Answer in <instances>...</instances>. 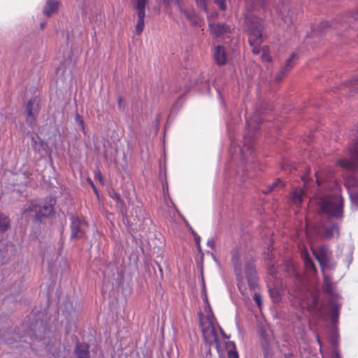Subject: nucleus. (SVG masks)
<instances>
[{
    "label": "nucleus",
    "instance_id": "f704fd0d",
    "mask_svg": "<svg viewBox=\"0 0 358 358\" xmlns=\"http://www.w3.org/2000/svg\"><path fill=\"white\" fill-rule=\"evenodd\" d=\"M255 6L264 7L266 4V0H252Z\"/></svg>",
    "mask_w": 358,
    "mask_h": 358
},
{
    "label": "nucleus",
    "instance_id": "13d9d810",
    "mask_svg": "<svg viewBox=\"0 0 358 358\" xmlns=\"http://www.w3.org/2000/svg\"><path fill=\"white\" fill-rule=\"evenodd\" d=\"M327 24V22L322 23V27H325Z\"/></svg>",
    "mask_w": 358,
    "mask_h": 358
},
{
    "label": "nucleus",
    "instance_id": "f03ea898",
    "mask_svg": "<svg viewBox=\"0 0 358 358\" xmlns=\"http://www.w3.org/2000/svg\"><path fill=\"white\" fill-rule=\"evenodd\" d=\"M343 198L338 194L328 195L320 203V210L331 217H343Z\"/></svg>",
    "mask_w": 358,
    "mask_h": 358
},
{
    "label": "nucleus",
    "instance_id": "473e14b6",
    "mask_svg": "<svg viewBox=\"0 0 358 358\" xmlns=\"http://www.w3.org/2000/svg\"><path fill=\"white\" fill-rule=\"evenodd\" d=\"M52 356L54 358H65L64 355L60 350H54L51 352Z\"/></svg>",
    "mask_w": 358,
    "mask_h": 358
},
{
    "label": "nucleus",
    "instance_id": "8fccbe9b",
    "mask_svg": "<svg viewBox=\"0 0 358 358\" xmlns=\"http://www.w3.org/2000/svg\"><path fill=\"white\" fill-rule=\"evenodd\" d=\"M32 142L34 143V148L36 149V140L35 139V138L34 136H32Z\"/></svg>",
    "mask_w": 358,
    "mask_h": 358
},
{
    "label": "nucleus",
    "instance_id": "c85d7f7f",
    "mask_svg": "<svg viewBox=\"0 0 358 358\" xmlns=\"http://www.w3.org/2000/svg\"><path fill=\"white\" fill-rule=\"evenodd\" d=\"M284 182L280 178H278L271 185H268V187H272V191H273L278 187H284Z\"/></svg>",
    "mask_w": 358,
    "mask_h": 358
},
{
    "label": "nucleus",
    "instance_id": "6e6d98bb",
    "mask_svg": "<svg viewBox=\"0 0 358 358\" xmlns=\"http://www.w3.org/2000/svg\"><path fill=\"white\" fill-rule=\"evenodd\" d=\"M45 27V22H41V24H40V27L41 29H43Z\"/></svg>",
    "mask_w": 358,
    "mask_h": 358
},
{
    "label": "nucleus",
    "instance_id": "ea45409f",
    "mask_svg": "<svg viewBox=\"0 0 358 358\" xmlns=\"http://www.w3.org/2000/svg\"><path fill=\"white\" fill-rule=\"evenodd\" d=\"M292 203L296 202V201L300 203L301 201V200H302L301 196H298L297 198H296V192H292Z\"/></svg>",
    "mask_w": 358,
    "mask_h": 358
},
{
    "label": "nucleus",
    "instance_id": "052dcab7",
    "mask_svg": "<svg viewBox=\"0 0 358 358\" xmlns=\"http://www.w3.org/2000/svg\"><path fill=\"white\" fill-rule=\"evenodd\" d=\"M292 60L294 59V55L292 53Z\"/></svg>",
    "mask_w": 358,
    "mask_h": 358
},
{
    "label": "nucleus",
    "instance_id": "9d476101",
    "mask_svg": "<svg viewBox=\"0 0 358 358\" xmlns=\"http://www.w3.org/2000/svg\"><path fill=\"white\" fill-rule=\"evenodd\" d=\"M210 34L215 38L226 35L231 32V27L223 22H210L208 24Z\"/></svg>",
    "mask_w": 358,
    "mask_h": 358
},
{
    "label": "nucleus",
    "instance_id": "a211bd4d",
    "mask_svg": "<svg viewBox=\"0 0 358 358\" xmlns=\"http://www.w3.org/2000/svg\"><path fill=\"white\" fill-rule=\"evenodd\" d=\"M324 291L331 297H338V294L334 292L331 278L327 275H324Z\"/></svg>",
    "mask_w": 358,
    "mask_h": 358
},
{
    "label": "nucleus",
    "instance_id": "6e6552de",
    "mask_svg": "<svg viewBox=\"0 0 358 358\" xmlns=\"http://www.w3.org/2000/svg\"><path fill=\"white\" fill-rule=\"evenodd\" d=\"M24 113L27 124L33 129L35 125L36 116L38 113V105L36 103L34 99H30L27 102L24 106Z\"/></svg>",
    "mask_w": 358,
    "mask_h": 358
},
{
    "label": "nucleus",
    "instance_id": "2eb2a0df",
    "mask_svg": "<svg viewBox=\"0 0 358 358\" xmlns=\"http://www.w3.org/2000/svg\"><path fill=\"white\" fill-rule=\"evenodd\" d=\"M301 257L303 258L306 271L311 274L316 273L317 268L313 259L309 257L307 250L301 252Z\"/></svg>",
    "mask_w": 358,
    "mask_h": 358
},
{
    "label": "nucleus",
    "instance_id": "a18cd8bd",
    "mask_svg": "<svg viewBox=\"0 0 358 358\" xmlns=\"http://www.w3.org/2000/svg\"><path fill=\"white\" fill-rule=\"evenodd\" d=\"M272 192V187H268V185L266 187V189L262 190V192L265 194H267Z\"/></svg>",
    "mask_w": 358,
    "mask_h": 358
},
{
    "label": "nucleus",
    "instance_id": "c03bdc74",
    "mask_svg": "<svg viewBox=\"0 0 358 358\" xmlns=\"http://www.w3.org/2000/svg\"><path fill=\"white\" fill-rule=\"evenodd\" d=\"M248 171V169H247V167H246V165H245V167L242 169V171H243V175H245V171ZM248 177H249V176H248V175H247L246 176H243V178L241 179V180H242V181H243V182H244V181L245 180V178H248Z\"/></svg>",
    "mask_w": 358,
    "mask_h": 358
},
{
    "label": "nucleus",
    "instance_id": "7c9ffc66",
    "mask_svg": "<svg viewBox=\"0 0 358 358\" xmlns=\"http://www.w3.org/2000/svg\"><path fill=\"white\" fill-rule=\"evenodd\" d=\"M322 358H341L338 352L336 350H333L329 354L322 356Z\"/></svg>",
    "mask_w": 358,
    "mask_h": 358
},
{
    "label": "nucleus",
    "instance_id": "6ab92c4d",
    "mask_svg": "<svg viewBox=\"0 0 358 358\" xmlns=\"http://www.w3.org/2000/svg\"><path fill=\"white\" fill-rule=\"evenodd\" d=\"M138 20L136 25V33L137 35H140L143 31L145 26V12H138L137 13Z\"/></svg>",
    "mask_w": 358,
    "mask_h": 358
},
{
    "label": "nucleus",
    "instance_id": "423d86ee",
    "mask_svg": "<svg viewBox=\"0 0 358 358\" xmlns=\"http://www.w3.org/2000/svg\"><path fill=\"white\" fill-rule=\"evenodd\" d=\"M248 131L252 133L257 131L260 129V124L263 122L262 117L259 112H256L252 117L246 119ZM255 141L254 134H247L244 136V148H247L250 153L254 152L252 143Z\"/></svg>",
    "mask_w": 358,
    "mask_h": 358
},
{
    "label": "nucleus",
    "instance_id": "de8ad7c7",
    "mask_svg": "<svg viewBox=\"0 0 358 358\" xmlns=\"http://www.w3.org/2000/svg\"><path fill=\"white\" fill-rule=\"evenodd\" d=\"M220 333H221V335L223 338H229V336H227L224 331L222 330V329H220Z\"/></svg>",
    "mask_w": 358,
    "mask_h": 358
},
{
    "label": "nucleus",
    "instance_id": "bf43d9fd",
    "mask_svg": "<svg viewBox=\"0 0 358 358\" xmlns=\"http://www.w3.org/2000/svg\"><path fill=\"white\" fill-rule=\"evenodd\" d=\"M268 353V350L265 349L264 350V355H265V356H266Z\"/></svg>",
    "mask_w": 358,
    "mask_h": 358
},
{
    "label": "nucleus",
    "instance_id": "4468645a",
    "mask_svg": "<svg viewBox=\"0 0 358 358\" xmlns=\"http://www.w3.org/2000/svg\"><path fill=\"white\" fill-rule=\"evenodd\" d=\"M266 261L268 274L275 280L280 278L278 271V266L275 264V262L273 260V255L268 254Z\"/></svg>",
    "mask_w": 358,
    "mask_h": 358
},
{
    "label": "nucleus",
    "instance_id": "cd10ccee",
    "mask_svg": "<svg viewBox=\"0 0 358 358\" xmlns=\"http://www.w3.org/2000/svg\"><path fill=\"white\" fill-rule=\"evenodd\" d=\"M284 182L280 178H278L271 185H268V187H272V191H273L278 187H284Z\"/></svg>",
    "mask_w": 358,
    "mask_h": 358
},
{
    "label": "nucleus",
    "instance_id": "680f3d73",
    "mask_svg": "<svg viewBox=\"0 0 358 358\" xmlns=\"http://www.w3.org/2000/svg\"><path fill=\"white\" fill-rule=\"evenodd\" d=\"M355 198H356L357 199H358V194H357L355 195Z\"/></svg>",
    "mask_w": 358,
    "mask_h": 358
},
{
    "label": "nucleus",
    "instance_id": "49530a36",
    "mask_svg": "<svg viewBox=\"0 0 358 358\" xmlns=\"http://www.w3.org/2000/svg\"><path fill=\"white\" fill-rule=\"evenodd\" d=\"M91 185H92V187L93 188V190H94V193L98 196L99 195L98 190H97V189L96 188L95 185H94V183L92 181H91Z\"/></svg>",
    "mask_w": 358,
    "mask_h": 358
},
{
    "label": "nucleus",
    "instance_id": "393cba45",
    "mask_svg": "<svg viewBox=\"0 0 358 358\" xmlns=\"http://www.w3.org/2000/svg\"><path fill=\"white\" fill-rule=\"evenodd\" d=\"M268 291L270 296L273 300V302H278L280 300V294L278 292V290L275 289H271L270 287H268Z\"/></svg>",
    "mask_w": 358,
    "mask_h": 358
},
{
    "label": "nucleus",
    "instance_id": "dca6fc26",
    "mask_svg": "<svg viewBox=\"0 0 358 358\" xmlns=\"http://www.w3.org/2000/svg\"><path fill=\"white\" fill-rule=\"evenodd\" d=\"M90 346L87 343H78L76 344L75 352L78 358H90Z\"/></svg>",
    "mask_w": 358,
    "mask_h": 358
},
{
    "label": "nucleus",
    "instance_id": "bb28decb",
    "mask_svg": "<svg viewBox=\"0 0 358 358\" xmlns=\"http://www.w3.org/2000/svg\"><path fill=\"white\" fill-rule=\"evenodd\" d=\"M196 3L198 7H199L204 12H207L208 10V0H195Z\"/></svg>",
    "mask_w": 358,
    "mask_h": 358
},
{
    "label": "nucleus",
    "instance_id": "e2e57ef3",
    "mask_svg": "<svg viewBox=\"0 0 358 358\" xmlns=\"http://www.w3.org/2000/svg\"><path fill=\"white\" fill-rule=\"evenodd\" d=\"M222 358H223V357H222Z\"/></svg>",
    "mask_w": 358,
    "mask_h": 358
},
{
    "label": "nucleus",
    "instance_id": "20e7f679",
    "mask_svg": "<svg viewBox=\"0 0 358 358\" xmlns=\"http://www.w3.org/2000/svg\"><path fill=\"white\" fill-rule=\"evenodd\" d=\"M56 203L55 199L52 197H47L44 201L38 203L31 201L27 207L29 211L35 212L37 220L49 217L54 212V206Z\"/></svg>",
    "mask_w": 358,
    "mask_h": 358
},
{
    "label": "nucleus",
    "instance_id": "09e8293b",
    "mask_svg": "<svg viewBox=\"0 0 358 358\" xmlns=\"http://www.w3.org/2000/svg\"><path fill=\"white\" fill-rule=\"evenodd\" d=\"M4 341L9 345L13 343V339L8 338V339H5Z\"/></svg>",
    "mask_w": 358,
    "mask_h": 358
},
{
    "label": "nucleus",
    "instance_id": "4c0bfd02",
    "mask_svg": "<svg viewBox=\"0 0 358 358\" xmlns=\"http://www.w3.org/2000/svg\"><path fill=\"white\" fill-rule=\"evenodd\" d=\"M95 179L98 180L100 183L103 184L104 183V178H103L101 173L100 172H98L95 175Z\"/></svg>",
    "mask_w": 358,
    "mask_h": 358
},
{
    "label": "nucleus",
    "instance_id": "864d4df0",
    "mask_svg": "<svg viewBox=\"0 0 358 358\" xmlns=\"http://www.w3.org/2000/svg\"><path fill=\"white\" fill-rule=\"evenodd\" d=\"M239 149V152H240V154L241 155V157H243L244 156V154H243V150L242 148H241L240 147L238 148Z\"/></svg>",
    "mask_w": 358,
    "mask_h": 358
},
{
    "label": "nucleus",
    "instance_id": "a878e982",
    "mask_svg": "<svg viewBox=\"0 0 358 358\" xmlns=\"http://www.w3.org/2000/svg\"><path fill=\"white\" fill-rule=\"evenodd\" d=\"M233 348L227 352L228 358H239L238 351L236 350L234 343H232Z\"/></svg>",
    "mask_w": 358,
    "mask_h": 358
},
{
    "label": "nucleus",
    "instance_id": "0eeeda50",
    "mask_svg": "<svg viewBox=\"0 0 358 358\" xmlns=\"http://www.w3.org/2000/svg\"><path fill=\"white\" fill-rule=\"evenodd\" d=\"M245 273L250 289L255 291L258 288L259 278L255 269V261L252 257H247L245 260Z\"/></svg>",
    "mask_w": 358,
    "mask_h": 358
},
{
    "label": "nucleus",
    "instance_id": "aec40b11",
    "mask_svg": "<svg viewBox=\"0 0 358 358\" xmlns=\"http://www.w3.org/2000/svg\"><path fill=\"white\" fill-rule=\"evenodd\" d=\"M324 235L327 238H331L338 235V226L337 224H331L324 228Z\"/></svg>",
    "mask_w": 358,
    "mask_h": 358
},
{
    "label": "nucleus",
    "instance_id": "5701e85b",
    "mask_svg": "<svg viewBox=\"0 0 358 358\" xmlns=\"http://www.w3.org/2000/svg\"><path fill=\"white\" fill-rule=\"evenodd\" d=\"M74 121H75L76 124H78V126L80 127L83 134H85L86 131H85V125L84 120H83V117L78 113H76L75 114Z\"/></svg>",
    "mask_w": 358,
    "mask_h": 358
},
{
    "label": "nucleus",
    "instance_id": "a19ab883",
    "mask_svg": "<svg viewBox=\"0 0 358 358\" xmlns=\"http://www.w3.org/2000/svg\"><path fill=\"white\" fill-rule=\"evenodd\" d=\"M161 120V115L159 113L157 114L155 118V122L156 124V126L159 127V122Z\"/></svg>",
    "mask_w": 358,
    "mask_h": 358
},
{
    "label": "nucleus",
    "instance_id": "37998d69",
    "mask_svg": "<svg viewBox=\"0 0 358 358\" xmlns=\"http://www.w3.org/2000/svg\"><path fill=\"white\" fill-rule=\"evenodd\" d=\"M185 224H186V226L187 227V229H189V231L191 232V234L192 235L195 234L196 232L194 231V230L192 229V227H191V225L187 222L185 221Z\"/></svg>",
    "mask_w": 358,
    "mask_h": 358
},
{
    "label": "nucleus",
    "instance_id": "2f4dec72",
    "mask_svg": "<svg viewBox=\"0 0 358 358\" xmlns=\"http://www.w3.org/2000/svg\"><path fill=\"white\" fill-rule=\"evenodd\" d=\"M253 299L259 307H260L262 306V296L260 295V294H259L257 292H255L254 296H253Z\"/></svg>",
    "mask_w": 358,
    "mask_h": 358
},
{
    "label": "nucleus",
    "instance_id": "1a4fd4ad",
    "mask_svg": "<svg viewBox=\"0 0 358 358\" xmlns=\"http://www.w3.org/2000/svg\"><path fill=\"white\" fill-rule=\"evenodd\" d=\"M70 220L71 239L83 238L85 236V231L82 229V226L87 225V222L74 215L71 216Z\"/></svg>",
    "mask_w": 358,
    "mask_h": 358
},
{
    "label": "nucleus",
    "instance_id": "603ef678",
    "mask_svg": "<svg viewBox=\"0 0 358 358\" xmlns=\"http://www.w3.org/2000/svg\"><path fill=\"white\" fill-rule=\"evenodd\" d=\"M290 63H291V56L289 58H287V66H289Z\"/></svg>",
    "mask_w": 358,
    "mask_h": 358
},
{
    "label": "nucleus",
    "instance_id": "7ed1b4c3",
    "mask_svg": "<svg viewBox=\"0 0 358 358\" xmlns=\"http://www.w3.org/2000/svg\"><path fill=\"white\" fill-rule=\"evenodd\" d=\"M311 250L322 271L325 268L333 269L335 268L336 263L333 259L332 251L327 245L311 248Z\"/></svg>",
    "mask_w": 358,
    "mask_h": 358
},
{
    "label": "nucleus",
    "instance_id": "ddd939ff",
    "mask_svg": "<svg viewBox=\"0 0 358 358\" xmlns=\"http://www.w3.org/2000/svg\"><path fill=\"white\" fill-rule=\"evenodd\" d=\"M59 6V1L57 0H47L43 7V14L47 17H50L55 13Z\"/></svg>",
    "mask_w": 358,
    "mask_h": 358
},
{
    "label": "nucleus",
    "instance_id": "c9c22d12",
    "mask_svg": "<svg viewBox=\"0 0 358 358\" xmlns=\"http://www.w3.org/2000/svg\"><path fill=\"white\" fill-rule=\"evenodd\" d=\"M211 333L213 335L214 338H215L216 348L218 350L219 348H220V341H219L217 335V334H216V332H215V331L214 329H212Z\"/></svg>",
    "mask_w": 358,
    "mask_h": 358
},
{
    "label": "nucleus",
    "instance_id": "4d7b16f0",
    "mask_svg": "<svg viewBox=\"0 0 358 358\" xmlns=\"http://www.w3.org/2000/svg\"><path fill=\"white\" fill-rule=\"evenodd\" d=\"M286 358H291V353L285 354Z\"/></svg>",
    "mask_w": 358,
    "mask_h": 358
},
{
    "label": "nucleus",
    "instance_id": "f8f14e48",
    "mask_svg": "<svg viewBox=\"0 0 358 358\" xmlns=\"http://www.w3.org/2000/svg\"><path fill=\"white\" fill-rule=\"evenodd\" d=\"M213 57L217 65L222 66L227 63V54L224 48L222 45L215 47Z\"/></svg>",
    "mask_w": 358,
    "mask_h": 358
},
{
    "label": "nucleus",
    "instance_id": "c756f323",
    "mask_svg": "<svg viewBox=\"0 0 358 358\" xmlns=\"http://www.w3.org/2000/svg\"><path fill=\"white\" fill-rule=\"evenodd\" d=\"M214 2L221 10L224 11L227 9L226 0H214Z\"/></svg>",
    "mask_w": 358,
    "mask_h": 358
},
{
    "label": "nucleus",
    "instance_id": "3c124183",
    "mask_svg": "<svg viewBox=\"0 0 358 358\" xmlns=\"http://www.w3.org/2000/svg\"><path fill=\"white\" fill-rule=\"evenodd\" d=\"M317 300H318V298L316 297V296H314L313 298V305H316V303H317Z\"/></svg>",
    "mask_w": 358,
    "mask_h": 358
},
{
    "label": "nucleus",
    "instance_id": "9b49d317",
    "mask_svg": "<svg viewBox=\"0 0 358 358\" xmlns=\"http://www.w3.org/2000/svg\"><path fill=\"white\" fill-rule=\"evenodd\" d=\"M108 195L117 203V205L120 206L122 215L123 217L127 216V207L126 203L122 199L120 194H118L114 189H111L108 191Z\"/></svg>",
    "mask_w": 358,
    "mask_h": 358
},
{
    "label": "nucleus",
    "instance_id": "39448f33",
    "mask_svg": "<svg viewBox=\"0 0 358 358\" xmlns=\"http://www.w3.org/2000/svg\"><path fill=\"white\" fill-rule=\"evenodd\" d=\"M231 262L237 282V287L243 296H245L247 289L244 277L242 272V263L241 260L240 250L238 248H234L231 252Z\"/></svg>",
    "mask_w": 358,
    "mask_h": 358
},
{
    "label": "nucleus",
    "instance_id": "b1692460",
    "mask_svg": "<svg viewBox=\"0 0 358 358\" xmlns=\"http://www.w3.org/2000/svg\"><path fill=\"white\" fill-rule=\"evenodd\" d=\"M182 13H183L184 15L185 16V17L187 20H189V21H191V22L192 24H197L196 16V13L194 11L184 10H182Z\"/></svg>",
    "mask_w": 358,
    "mask_h": 358
},
{
    "label": "nucleus",
    "instance_id": "79ce46f5",
    "mask_svg": "<svg viewBox=\"0 0 358 358\" xmlns=\"http://www.w3.org/2000/svg\"><path fill=\"white\" fill-rule=\"evenodd\" d=\"M193 236L196 244L199 245L201 242V237L196 233L194 234Z\"/></svg>",
    "mask_w": 358,
    "mask_h": 358
},
{
    "label": "nucleus",
    "instance_id": "412c9836",
    "mask_svg": "<svg viewBox=\"0 0 358 358\" xmlns=\"http://www.w3.org/2000/svg\"><path fill=\"white\" fill-rule=\"evenodd\" d=\"M133 8L138 12H145L148 0H131Z\"/></svg>",
    "mask_w": 358,
    "mask_h": 358
},
{
    "label": "nucleus",
    "instance_id": "4be33fe9",
    "mask_svg": "<svg viewBox=\"0 0 358 358\" xmlns=\"http://www.w3.org/2000/svg\"><path fill=\"white\" fill-rule=\"evenodd\" d=\"M10 222L8 216L1 213L0 215V231L5 232L10 227Z\"/></svg>",
    "mask_w": 358,
    "mask_h": 358
},
{
    "label": "nucleus",
    "instance_id": "f3484780",
    "mask_svg": "<svg viewBox=\"0 0 358 358\" xmlns=\"http://www.w3.org/2000/svg\"><path fill=\"white\" fill-rule=\"evenodd\" d=\"M336 298V297H331L329 301V304L331 308V317L333 322H336L338 320L341 309V305L338 303Z\"/></svg>",
    "mask_w": 358,
    "mask_h": 358
},
{
    "label": "nucleus",
    "instance_id": "f257e3e1",
    "mask_svg": "<svg viewBox=\"0 0 358 358\" xmlns=\"http://www.w3.org/2000/svg\"><path fill=\"white\" fill-rule=\"evenodd\" d=\"M245 25L248 33V42L252 47L253 54L257 55L261 52V44L264 42V20L252 14H248L245 18Z\"/></svg>",
    "mask_w": 358,
    "mask_h": 358
},
{
    "label": "nucleus",
    "instance_id": "5fc2aeb1",
    "mask_svg": "<svg viewBox=\"0 0 358 358\" xmlns=\"http://www.w3.org/2000/svg\"><path fill=\"white\" fill-rule=\"evenodd\" d=\"M196 247H197V249H198V251L202 254V251H201V245H196Z\"/></svg>",
    "mask_w": 358,
    "mask_h": 358
},
{
    "label": "nucleus",
    "instance_id": "58836bf2",
    "mask_svg": "<svg viewBox=\"0 0 358 358\" xmlns=\"http://www.w3.org/2000/svg\"><path fill=\"white\" fill-rule=\"evenodd\" d=\"M207 245L209 246L212 250L215 249V243L213 239H208L207 241Z\"/></svg>",
    "mask_w": 358,
    "mask_h": 358
},
{
    "label": "nucleus",
    "instance_id": "72a5a7b5",
    "mask_svg": "<svg viewBox=\"0 0 358 358\" xmlns=\"http://www.w3.org/2000/svg\"><path fill=\"white\" fill-rule=\"evenodd\" d=\"M118 108L120 110H124L125 108L124 100L122 97L120 96L117 101Z\"/></svg>",
    "mask_w": 358,
    "mask_h": 358
},
{
    "label": "nucleus",
    "instance_id": "e433bc0d",
    "mask_svg": "<svg viewBox=\"0 0 358 358\" xmlns=\"http://www.w3.org/2000/svg\"><path fill=\"white\" fill-rule=\"evenodd\" d=\"M315 176H316V180H317V185L319 186L321 185L324 182L322 179V173L316 172Z\"/></svg>",
    "mask_w": 358,
    "mask_h": 358
}]
</instances>
